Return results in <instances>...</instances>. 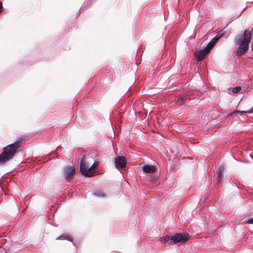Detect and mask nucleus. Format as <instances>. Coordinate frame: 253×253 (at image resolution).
Masks as SVG:
<instances>
[{"label":"nucleus","mask_w":253,"mask_h":253,"mask_svg":"<svg viewBox=\"0 0 253 253\" xmlns=\"http://www.w3.org/2000/svg\"><path fill=\"white\" fill-rule=\"evenodd\" d=\"M57 240H67L71 242L73 241L72 238L70 236H68L67 235H62L59 236L57 238Z\"/></svg>","instance_id":"ddd939ff"},{"label":"nucleus","mask_w":253,"mask_h":253,"mask_svg":"<svg viewBox=\"0 0 253 253\" xmlns=\"http://www.w3.org/2000/svg\"><path fill=\"white\" fill-rule=\"evenodd\" d=\"M76 171L72 166H67L64 169L63 174L66 180L72 179L75 174Z\"/></svg>","instance_id":"423d86ee"},{"label":"nucleus","mask_w":253,"mask_h":253,"mask_svg":"<svg viewBox=\"0 0 253 253\" xmlns=\"http://www.w3.org/2000/svg\"><path fill=\"white\" fill-rule=\"evenodd\" d=\"M142 170L145 173H150L155 172L156 170V168L155 166L145 165L142 167Z\"/></svg>","instance_id":"9d476101"},{"label":"nucleus","mask_w":253,"mask_h":253,"mask_svg":"<svg viewBox=\"0 0 253 253\" xmlns=\"http://www.w3.org/2000/svg\"><path fill=\"white\" fill-rule=\"evenodd\" d=\"M246 222V223H249V224H253V217L249 218Z\"/></svg>","instance_id":"6ab92c4d"},{"label":"nucleus","mask_w":253,"mask_h":253,"mask_svg":"<svg viewBox=\"0 0 253 253\" xmlns=\"http://www.w3.org/2000/svg\"><path fill=\"white\" fill-rule=\"evenodd\" d=\"M241 89V87L237 86L235 87H233L232 89V91L234 93H237L238 92H239L240 91Z\"/></svg>","instance_id":"f3484780"},{"label":"nucleus","mask_w":253,"mask_h":253,"mask_svg":"<svg viewBox=\"0 0 253 253\" xmlns=\"http://www.w3.org/2000/svg\"><path fill=\"white\" fill-rule=\"evenodd\" d=\"M210 49L208 48V47L206 46L205 48L200 50L196 54V57L198 61H201L203 59H204L207 54H208L210 51Z\"/></svg>","instance_id":"0eeeda50"},{"label":"nucleus","mask_w":253,"mask_h":253,"mask_svg":"<svg viewBox=\"0 0 253 253\" xmlns=\"http://www.w3.org/2000/svg\"><path fill=\"white\" fill-rule=\"evenodd\" d=\"M172 238L171 236H166L164 237H162L160 238L161 241L164 243H169V244H172V240L171 239Z\"/></svg>","instance_id":"9b49d317"},{"label":"nucleus","mask_w":253,"mask_h":253,"mask_svg":"<svg viewBox=\"0 0 253 253\" xmlns=\"http://www.w3.org/2000/svg\"><path fill=\"white\" fill-rule=\"evenodd\" d=\"M2 2L0 1V13L2 12Z\"/></svg>","instance_id":"aec40b11"},{"label":"nucleus","mask_w":253,"mask_h":253,"mask_svg":"<svg viewBox=\"0 0 253 253\" xmlns=\"http://www.w3.org/2000/svg\"><path fill=\"white\" fill-rule=\"evenodd\" d=\"M188 99V95H181L175 99V102L177 105H181L186 103Z\"/></svg>","instance_id":"1a4fd4ad"},{"label":"nucleus","mask_w":253,"mask_h":253,"mask_svg":"<svg viewBox=\"0 0 253 253\" xmlns=\"http://www.w3.org/2000/svg\"><path fill=\"white\" fill-rule=\"evenodd\" d=\"M172 244L184 243L189 240V235L186 233H177L172 235Z\"/></svg>","instance_id":"7ed1b4c3"},{"label":"nucleus","mask_w":253,"mask_h":253,"mask_svg":"<svg viewBox=\"0 0 253 253\" xmlns=\"http://www.w3.org/2000/svg\"><path fill=\"white\" fill-rule=\"evenodd\" d=\"M251 36V32L246 30L243 34H239L236 37L235 42L239 45L237 50V53L239 55H243L248 51Z\"/></svg>","instance_id":"f257e3e1"},{"label":"nucleus","mask_w":253,"mask_h":253,"mask_svg":"<svg viewBox=\"0 0 253 253\" xmlns=\"http://www.w3.org/2000/svg\"><path fill=\"white\" fill-rule=\"evenodd\" d=\"M94 195L99 197H104L105 194L101 191H96L94 193Z\"/></svg>","instance_id":"dca6fc26"},{"label":"nucleus","mask_w":253,"mask_h":253,"mask_svg":"<svg viewBox=\"0 0 253 253\" xmlns=\"http://www.w3.org/2000/svg\"><path fill=\"white\" fill-rule=\"evenodd\" d=\"M80 171L84 175L90 176L91 169L89 168V164L85 158H83L80 163Z\"/></svg>","instance_id":"20e7f679"},{"label":"nucleus","mask_w":253,"mask_h":253,"mask_svg":"<svg viewBox=\"0 0 253 253\" xmlns=\"http://www.w3.org/2000/svg\"><path fill=\"white\" fill-rule=\"evenodd\" d=\"M97 162H94L90 167L89 168L91 169V171L90 172V176H93L94 173V168H95L98 166Z\"/></svg>","instance_id":"2eb2a0df"},{"label":"nucleus","mask_w":253,"mask_h":253,"mask_svg":"<svg viewBox=\"0 0 253 253\" xmlns=\"http://www.w3.org/2000/svg\"><path fill=\"white\" fill-rule=\"evenodd\" d=\"M22 140V138H19L14 143L4 148L3 152L0 155V164H4L10 161L19 148V143Z\"/></svg>","instance_id":"f03ea898"},{"label":"nucleus","mask_w":253,"mask_h":253,"mask_svg":"<svg viewBox=\"0 0 253 253\" xmlns=\"http://www.w3.org/2000/svg\"><path fill=\"white\" fill-rule=\"evenodd\" d=\"M224 168L223 166H221L216 171V174L214 175V178L216 184H218L221 179L222 172L224 170Z\"/></svg>","instance_id":"6e6552de"},{"label":"nucleus","mask_w":253,"mask_h":253,"mask_svg":"<svg viewBox=\"0 0 253 253\" xmlns=\"http://www.w3.org/2000/svg\"><path fill=\"white\" fill-rule=\"evenodd\" d=\"M248 113V114H250V113H252L253 112V109L251 111H238V110H236L234 112H233L232 113H230L228 115V116H230L231 115H232L233 114H235V113Z\"/></svg>","instance_id":"4468645a"},{"label":"nucleus","mask_w":253,"mask_h":253,"mask_svg":"<svg viewBox=\"0 0 253 253\" xmlns=\"http://www.w3.org/2000/svg\"><path fill=\"white\" fill-rule=\"evenodd\" d=\"M222 34L218 33L215 38L218 41L222 37Z\"/></svg>","instance_id":"a211bd4d"},{"label":"nucleus","mask_w":253,"mask_h":253,"mask_svg":"<svg viewBox=\"0 0 253 253\" xmlns=\"http://www.w3.org/2000/svg\"><path fill=\"white\" fill-rule=\"evenodd\" d=\"M218 41V40L215 38V37L213 38L211 42L208 43V44L207 45L208 47V48L211 50V49L212 48V47L214 46V45L215 44V43Z\"/></svg>","instance_id":"f8f14e48"},{"label":"nucleus","mask_w":253,"mask_h":253,"mask_svg":"<svg viewBox=\"0 0 253 253\" xmlns=\"http://www.w3.org/2000/svg\"><path fill=\"white\" fill-rule=\"evenodd\" d=\"M126 163V159L123 156H119L115 158V166L116 168L120 170L125 168Z\"/></svg>","instance_id":"39448f33"}]
</instances>
